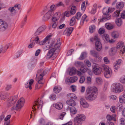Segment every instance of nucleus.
<instances>
[{
  "label": "nucleus",
  "mask_w": 125,
  "mask_h": 125,
  "mask_svg": "<svg viewBox=\"0 0 125 125\" xmlns=\"http://www.w3.org/2000/svg\"><path fill=\"white\" fill-rule=\"evenodd\" d=\"M58 44H54V42L53 47H52V49L49 50L47 53L46 56V58L47 59H48L51 58L54 54L55 50L59 48L60 47L58 46Z\"/></svg>",
  "instance_id": "nucleus-7"
},
{
  "label": "nucleus",
  "mask_w": 125,
  "mask_h": 125,
  "mask_svg": "<svg viewBox=\"0 0 125 125\" xmlns=\"http://www.w3.org/2000/svg\"><path fill=\"white\" fill-rule=\"evenodd\" d=\"M85 118V116L83 114H78L74 119V122L75 125H81L83 121H84Z\"/></svg>",
  "instance_id": "nucleus-4"
},
{
  "label": "nucleus",
  "mask_w": 125,
  "mask_h": 125,
  "mask_svg": "<svg viewBox=\"0 0 125 125\" xmlns=\"http://www.w3.org/2000/svg\"><path fill=\"white\" fill-rule=\"evenodd\" d=\"M66 102L69 105L67 107L66 110L67 111L70 110L71 114L75 115L76 114L77 110L74 106L76 105V103L73 100L71 99L67 101Z\"/></svg>",
  "instance_id": "nucleus-3"
},
{
  "label": "nucleus",
  "mask_w": 125,
  "mask_h": 125,
  "mask_svg": "<svg viewBox=\"0 0 125 125\" xmlns=\"http://www.w3.org/2000/svg\"><path fill=\"white\" fill-rule=\"evenodd\" d=\"M93 71L95 75H100L103 70L104 71V76L106 78H110L112 75V70L106 65L103 64L100 67L98 64L94 63L93 64Z\"/></svg>",
  "instance_id": "nucleus-1"
},
{
  "label": "nucleus",
  "mask_w": 125,
  "mask_h": 125,
  "mask_svg": "<svg viewBox=\"0 0 125 125\" xmlns=\"http://www.w3.org/2000/svg\"><path fill=\"white\" fill-rule=\"evenodd\" d=\"M116 23L118 26H120L122 24V21L121 19L119 18L116 20Z\"/></svg>",
  "instance_id": "nucleus-40"
},
{
  "label": "nucleus",
  "mask_w": 125,
  "mask_h": 125,
  "mask_svg": "<svg viewBox=\"0 0 125 125\" xmlns=\"http://www.w3.org/2000/svg\"><path fill=\"white\" fill-rule=\"evenodd\" d=\"M76 8L74 6H73L71 8L70 11L71 14L72 15L74 14L76 12Z\"/></svg>",
  "instance_id": "nucleus-32"
},
{
  "label": "nucleus",
  "mask_w": 125,
  "mask_h": 125,
  "mask_svg": "<svg viewBox=\"0 0 125 125\" xmlns=\"http://www.w3.org/2000/svg\"><path fill=\"white\" fill-rule=\"evenodd\" d=\"M117 48L120 49V53L123 54L125 52V46L124 42H119L117 44Z\"/></svg>",
  "instance_id": "nucleus-9"
},
{
  "label": "nucleus",
  "mask_w": 125,
  "mask_h": 125,
  "mask_svg": "<svg viewBox=\"0 0 125 125\" xmlns=\"http://www.w3.org/2000/svg\"><path fill=\"white\" fill-rule=\"evenodd\" d=\"M105 26L107 29L109 30L113 29L114 27L113 25L109 23H106L105 24Z\"/></svg>",
  "instance_id": "nucleus-22"
},
{
  "label": "nucleus",
  "mask_w": 125,
  "mask_h": 125,
  "mask_svg": "<svg viewBox=\"0 0 125 125\" xmlns=\"http://www.w3.org/2000/svg\"><path fill=\"white\" fill-rule=\"evenodd\" d=\"M85 80V77L84 76H82L80 78L79 81V82L81 83H83L84 81Z\"/></svg>",
  "instance_id": "nucleus-50"
},
{
  "label": "nucleus",
  "mask_w": 125,
  "mask_h": 125,
  "mask_svg": "<svg viewBox=\"0 0 125 125\" xmlns=\"http://www.w3.org/2000/svg\"><path fill=\"white\" fill-rule=\"evenodd\" d=\"M11 117V115H7L4 119V120L5 122L8 121H10V120H9V119Z\"/></svg>",
  "instance_id": "nucleus-55"
},
{
  "label": "nucleus",
  "mask_w": 125,
  "mask_h": 125,
  "mask_svg": "<svg viewBox=\"0 0 125 125\" xmlns=\"http://www.w3.org/2000/svg\"><path fill=\"white\" fill-rule=\"evenodd\" d=\"M90 41L93 42L95 41V48L96 50L98 51H100L101 50L102 48V44L99 41V39L97 35L95 36L94 38H91Z\"/></svg>",
  "instance_id": "nucleus-6"
},
{
  "label": "nucleus",
  "mask_w": 125,
  "mask_h": 125,
  "mask_svg": "<svg viewBox=\"0 0 125 125\" xmlns=\"http://www.w3.org/2000/svg\"><path fill=\"white\" fill-rule=\"evenodd\" d=\"M96 82L98 84H100L102 82V79L101 78H97L96 79Z\"/></svg>",
  "instance_id": "nucleus-58"
},
{
  "label": "nucleus",
  "mask_w": 125,
  "mask_h": 125,
  "mask_svg": "<svg viewBox=\"0 0 125 125\" xmlns=\"http://www.w3.org/2000/svg\"><path fill=\"white\" fill-rule=\"evenodd\" d=\"M53 106L56 109L60 110L63 107V105L61 103H57L53 104Z\"/></svg>",
  "instance_id": "nucleus-19"
},
{
  "label": "nucleus",
  "mask_w": 125,
  "mask_h": 125,
  "mask_svg": "<svg viewBox=\"0 0 125 125\" xmlns=\"http://www.w3.org/2000/svg\"><path fill=\"white\" fill-rule=\"evenodd\" d=\"M8 10L11 16L14 15L16 13L15 9L13 7H10L8 9Z\"/></svg>",
  "instance_id": "nucleus-17"
},
{
  "label": "nucleus",
  "mask_w": 125,
  "mask_h": 125,
  "mask_svg": "<svg viewBox=\"0 0 125 125\" xmlns=\"http://www.w3.org/2000/svg\"><path fill=\"white\" fill-rule=\"evenodd\" d=\"M48 43L46 45L44 48V50L46 51L48 50L50 48H52V47H53V44H54V42H52L50 44L48 41L47 42Z\"/></svg>",
  "instance_id": "nucleus-20"
},
{
  "label": "nucleus",
  "mask_w": 125,
  "mask_h": 125,
  "mask_svg": "<svg viewBox=\"0 0 125 125\" xmlns=\"http://www.w3.org/2000/svg\"><path fill=\"white\" fill-rule=\"evenodd\" d=\"M17 98V96H14L9 99L8 100L7 105L8 107H10L16 103Z\"/></svg>",
  "instance_id": "nucleus-10"
},
{
  "label": "nucleus",
  "mask_w": 125,
  "mask_h": 125,
  "mask_svg": "<svg viewBox=\"0 0 125 125\" xmlns=\"http://www.w3.org/2000/svg\"><path fill=\"white\" fill-rule=\"evenodd\" d=\"M76 72V70L74 68H71L69 72V74L70 75L72 76L75 74Z\"/></svg>",
  "instance_id": "nucleus-29"
},
{
  "label": "nucleus",
  "mask_w": 125,
  "mask_h": 125,
  "mask_svg": "<svg viewBox=\"0 0 125 125\" xmlns=\"http://www.w3.org/2000/svg\"><path fill=\"white\" fill-rule=\"evenodd\" d=\"M80 103L81 105L84 108H87L89 106L88 104L86 101L83 98L80 99Z\"/></svg>",
  "instance_id": "nucleus-15"
},
{
  "label": "nucleus",
  "mask_w": 125,
  "mask_h": 125,
  "mask_svg": "<svg viewBox=\"0 0 125 125\" xmlns=\"http://www.w3.org/2000/svg\"><path fill=\"white\" fill-rule=\"evenodd\" d=\"M115 116H111L109 115H108L106 117V118L108 121H110L112 120L115 121V117L116 116L115 115H114Z\"/></svg>",
  "instance_id": "nucleus-27"
},
{
  "label": "nucleus",
  "mask_w": 125,
  "mask_h": 125,
  "mask_svg": "<svg viewBox=\"0 0 125 125\" xmlns=\"http://www.w3.org/2000/svg\"><path fill=\"white\" fill-rule=\"evenodd\" d=\"M73 29L72 28H70L66 29L64 32V33L67 36H69L73 31Z\"/></svg>",
  "instance_id": "nucleus-18"
},
{
  "label": "nucleus",
  "mask_w": 125,
  "mask_h": 125,
  "mask_svg": "<svg viewBox=\"0 0 125 125\" xmlns=\"http://www.w3.org/2000/svg\"><path fill=\"white\" fill-rule=\"evenodd\" d=\"M112 36L114 38H117L119 36V34L118 32L117 31H114L112 33Z\"/></svg>",
  "instance_id": "nucleus-33"
},
{
  "label": "nucleus",
  "mask_w": 125,
  "mask_h": 125,
  "mask_svg": "<svg viewBox=\"0 0 125 125\" xmlns=\"http://www.w3.org/2000/svg\"><path fill=\"white\" fill-rule=\"evenodd\" d=\"M78 79V78L76 76L71 77L69 79L67 78L65 80V82L68 84L70 83H73L75 82Z\"/></svg>",
  "instance_id": "nucleus-12"
},
{
  "label": "nucleus",
  "mask_w": 125,
  "mask_h": 125,
  "mask_svg": "<svg viewBox=\"0 0 125 125\" xmlns=\"http://www.w3.org/2000/svg\"><path fill=\"white\" fill-rule=\"evenodd\" d=\"M5 92H0V100H3L7 97V96Z\"/></svg>",
  "instance_id": "nucleus-25"
},
{
  "label": "nucleus",
  "mask_w": 125,
  "mask_h": 125,
  "mask_svg": "<svg viewBox=\"0 0 125 125\" xmlns=\"http://www.w3.org/2000/svg\"><path fill=\"white\" fill-rule=\"evenodd\" d=\"M49 98L52 100H55L56 98V95L55 94L51 95L50 96Z\"/></svg>",
  "instance_id": "nucleus-54"
},
{
  "label": "nucleus",
  "mask_w": 125,
  "mask_h": 125,
  "mask_svg": "<svg viewBox=\"0 0 125 125\" xmlns=\"http://www.w3.org/2000/svg\"><path fill=\"white\" fill-rule=\"evenodd\" d=\"M91 54L93 56L96 58L99 57V55L98 52L92 50L90 51Z\"/></svg>",
  "instance_id": "nucleus-21"
},
{
  "label": "nucleus",
  "mask_w": 125,
  "mask_h": 125,
  "mask_svg": "<svg viewBox=\"0 0 125 125\" xmlns=\"http://www.w3.org/2000/svg\"><path fill=\"white\" fill-rule=\"evenodd\" d=\"M124 6L123 4L122 3L118 2L116 3V7L117 9L122 8Z\"/></svg>",
  "instance_id": "nucleus-37"
},
{
  "label": "nucleus",
  "mask_w": 125,
  "mask_h": 125,
  "mask_svg": "<svg viewBox=\"0 0 125 125\" xmlns=\"http://www.w3.org/2000/svg\"><path fill=\"white\" fill-rule=\"evenodd\" d=\"M82 15V14L80 12H78L76 14V16L75 17L78 20H79L80 19Z\"/></svg>",
  "instance_id": "nucleus-48"
},
{
  "label": "nucleus",
  "mask_w": 125,
  "mask_h": 125,
  "mask_svg": "<svg viewBox=\"0 0 125 125\" xmlns=\"http://www.w3.org/2000/svg\"><path fill=\"white\" fill-rule=\"evenodd\" d=\"M103 38L104 40L106 42H108L109 40V36L107 34H104L103 36Z\"/></svg>",
  "instance_id": "nucleus-38"
},
{
  "label": "nucleus",
  "mask_w": 125,
  "mask_h": 125,
  "mask_svg": "<svg viewBox=\"0 0 125 125\" xmlns=\"http://www.w3.org/2000/svg\"><path fill=\"white\" fill-rule=\"evenodd\" d=\"M75 17H73L71 19L70 23V26H73L75 23Z\"/></svg>",
  "instance_id": "nucleus-34"
},
{
  "label": "nucleus",
  "mask_w": 125,
  "mask_h": 125,
  "mask_svg": "<svg viewBox=\"0 0 125 125\" xmlns=\"http://www.w3.org/2000/svg\"><path fill=\"white\" fill-rule=\"evenodd\" d=\"M120 10H117L115 11L113 14V16L114 17H118L120 14Z\"/></svg>",
  "instance_id": "nucleus-36"
},
{
  "label": "nucleus",
  "mask_w": 125,
  "mask_h": 125,
  "mask_svg": "<svg viewBox=\"0 0 125 125\" xmlns=\"http://www.w3.org/2000/svg\"><path fill=\"white\" fill-rule=\"evenodd\" d=\"M21 6L20 4H15L14 6L13 7H14L15 9L16 8H17L18 10H19L21 9Z\"/></svg>",
  "instance_id": "nucleus-64"
},
{
  "label": "nucleus",
  "mask_w": 125,
  "mask_h": 125,
  "mask_svg": "<svg viewBox=\"0 0 125 125\" xmlns=\"http://www.w3.org/2000/svg\"><path fill=\"white\" fill-rule=\"evenodd\" d=\"M58 15L57 13H56L54 14L52 19V21H56L59 19V16H58Z\"/></svg>",
  "instance_id": "nucleus-24"
},
{
  "label": "nucleus",
  "mask_w": 125,
  "mask_h": 125,
  "mask_svg": "<svg viewBox=\"0 0 125 125\" xmlns=\"http://www.w3.org/2000/svg\"><path fill=\"white\" fill-rule=\"evenodd\" d=\"M24 102L25 100L23 98H21L19 99L15 105H14L11 108V110H17L18 109H21L23 106Z\"/></svg>",
  "instance_id": "nucleus-5"
},
{
  "label": "nucleus",
  "mask_w": 125,
  "mask_h": 125,
  "mask_svg": "<svg viewBox=\"0 0 125 125\" xmlns=\"http://www.w3.org/2000/svg\"><path fill=\"white\" fill-rule=\"evenodd\" d=\"M95 28V26L94 25H92L90 26L89 28L90 32V33H92L94 31Z\"/></svg>",
  "instance_id": "nucleus-44"
},
{
  "label": "nucleus",
  "mask_w": 125,
  "mask_h": 125,
  "mask_svg": "<svg viewBox=\"0 0 125 125\" xmlns=\"http://www.w3.org/2000/svg\"><path fill=\"white\" fill-rule=\"evenodd\" d=\"M8 27L7 23L0 19V30L3 31L7 29Z\"/></svg>",
  "instance_id": "nucleus-11"
},
{
  "label": "nucleus",
  "mask_w": 125,
  "mask_h": 125,
  "mask_svg": "<svg viewBox=\"0 0 125 125\" xmlns=\"http://www.w3.org/2000/svg\"><path fill=\"white\" fill-rule=\"evenodd\" d=\"M46 29L45 26H42L40 27L36 31L34 34L35 36L39 35Z\"/></svg>",
  "instance_id": "nucleus-14"
},
{
  "label": "nucleus",
  "mask_w": 125,
  "mask_h": 125,
  "mask_svg": "<svg viewBox=\"0 0 125 125\" xmlns=\"http://www.w3.org/2000/svg\"><path fill=\"white\" fill-rule=\"evenodd\" d=\"M32 40V38H31L30 40V44L28 46V48H31L33 47L35 43L34 42V40H33L32 41L31 40Z\"/></svg>",
  "instance_id": "nucleus-41"
},
{
  "label": "nucleus",
  "mask_w": 125,
  "mask_h": 125,
  "mask_svg": "<svg viewBox=\"0 0 125 125\" xmlns=\"http://www.w3.org/2000/svg\"><path fill=\"white\" fill-rule=\"evenodd\" d=\"M104 62L106 64H108L110 63V61L108 60L107 58L105 57L104 58Z\"/></svg>",
  "instance_id": "nucleus-61"
},
{
  "label": "nucleus",
  "mask_w": 125,
  "mask_h": 125,
  "mask_svg": "<svg viewBox=\"0 0 125 125\" xmlns=\"http://www.w3.org/2000/svg\"><path fill=\"white\" fill-rule=\"evenodd\" d=\"M44 71L42 69H41L38 70L37 73L36 74V78L38 77V74H44Z\"/></svg>",
  "instance_id": "nucleus-46"
},
{
  "label": "nucleus",
  "mask_w": 125,
  "mask_h": 125,
  "mask_svg": "<svg viewBox=\"0 0 125 125\" xmlns=\"http://www.w3.org/2000/svg\"><path fill=\"white\" fill-rule=\"evenodd\" d=\"M53 14V13L48 11L43 16V20L45 21H47L51 18Z\"/></svg>",
  "instance_id": "nucleus-13"
},
{
  "label": "nucleus",
  "mask_w": 125,
  "mask_h": 125,
  "mask_svg": "<svg viewBox=\"0 0 125 125\" xmlns=\"http://www.w3.org/2000/svg\"><path fill=\"white\" fill-rule=\"evenodd\" d=\"M61 124L62 125H72L73 123L72 121H70L64 124H63L62 123H61Z\"/></svg>",
  "instance_id": "nucleus-57"
},
{
  "label": "nucleus",
  "mask_w": 125,
  "mask_h": 125,
  "mask_svg": "<svg viewBox=\"0 0 125 125\" xmlns=\"http://www.w3.org/2000/svg\"><path fill=\"white\" fill-rule=\"evenodd\" d=\"M84 66L85 65H82L81 66L80 68V71L83 73L86 72L87 70V68L85 67Z\"/></svg>",
  "instance_id": "nucleus-35"
},
{
  "label": "nucleus",
  "mask_w": 125,
  "mask_h": 125,
  "mask_svg": "<svg viewBox=\"0 0 125 125\" xmlns=\"http://www.w3.org/2000/svg\"><path fill=\"white\" fill-rule=\"evenodd\" d=\"M113 91L116 93L120 92L123 91V89L122 85L119 83H117L112 86Z\"/></svg>",
  "instance_id": "nucleus-8"
},
{
  "label": "nucleus",
  "mask_w": 125,
  "mask_h": 125,
  "mask_svg": "<svg viewBox=\"0 0 125 125\" xmlns=\"http://www.w3.org/2000/svg\"><path fill=\"white\" fill-rule=\"evenodd\" d=\"M120 125H125V120L123 118H121L120 119Z\"/></svg>",
  "instance_id": "nucleus-53"
},
{
  "label": "nucleus",
  "mask_w": 125,
  "mask_h": 125,
  "mask_svg": "<svg viewBox=\"0 0 125 125\" xmlns=\"http://www.w3.org/2000/svg\"><path fill=\"white\" fill-rule=\"evenodd\" d=\"M66 114V113L65 112H63L62 113L60 116L59 118L61 120H62L63 117Z\"/></svg>",
  "instance_id": "nucleus-62"
},
{
  "label": "nucleus",
  "mask_w": 125,
  "mask_h": 125,
  "mask_svg": "<svg viewBox=\"0 0 125 125\" xmlns=\"http://www.w3.org/2000/svg\"><path fill=\"white\" fill-rule=\"evenodd\" d=\"M98 90L95 87L89 86L86 90L87 94L85 98L87 100L92 101L94 100L97 97Z\"/></svg>",
  "instance_id": "nucleus-2"
},
{
  "label": "nucleus",
  "mask_w": 125,
  "mask_h": 125,
  "mask_svg": "<svg viewBox=\"0 0 125 125\" xmlns=\"http://www.w3.org/2000/svg\"><path fill=\"white\" fill-rule=\"evenodd\" d=\"M50 35L46 37L43 41H42L39 42V44L40 45H43L44 44L48 42L49 40L50 39Z\"/></svg>",
  "instance_id": "nucleus-23"
},
{
  "label": "nucleus",
  "mask_w": 125,
  "mask_h": 125,
  "mask_svg": "<svg viewBox=\"0 0 125 125\" xmlns=\"http://www.w3.org/2000/svg\"><path fill=\"white\" fill-rule=\"evenodd\" d=\"M110 9V8H108L107 9L106 8H104L103 11V14L105 15L107 13H108Z\"/></svg>",
  "instance_id": "nucleus-47"
},
{
  "label": "nucleus",
  "mask_w": 125,
  "mask_h": 125,
  "mask_svg": "<svg viewBox=\"0 0 125 125\" xmlns=\"http://www.w3.org/2000/svg\"><path fill=\"white\" fill-rule=\"evenodd\" d=\"M35 102L36 103L34 104L33 105V107H34L35 106L37 105V107L38 108L40 106H41V108H42V104H43V101L41 100H40L39 102L38 101H35Z\"/></svg>",
  "instance_id": "nucleus-26"
},
{
  "label": "nucleus",
  "mask_w": 125,
  "mask_h": 125,
  "mask_svg": "<svg viewBox=\"0 0 125 125\" xmlns=\"http://www.w3.org/2000/svg\"><path fill=\"white\" fill-rule=\"evenodd\" d=\"M84 62L85 64L88 67H90L91 66V63L89 61L87 60H85L84 61Z\"/></svg>",
  "instance_id": "nucleus-56"
},
{
  "label": "nucleus",
  "mask_w": 125,
  "mask_h": 125,
  "mask_svg": "<svg viewBox=\"0 0 125 125\" xmlns=\"http://www.w3.org/2000/svg\"><path fill=\"white\" fill-rule=\"evenodd\" d=\"M104 28H100L98 31V32L99 34H102L104 33Z\"/></svg>",
  "instance_id": "nucleus-59"
},
{
  "label": "nucleus",
  "mask_w": 125,
  "mask_h": 125,
  "mask_svg": "<svg viewBox=\"0 0 125 125\" xmlns=\"http://www.w3.org/2000/svg\"><path fill=\"white\" fill-rule=\"evenodd\" d=\"M117 52V49L116 48H113L111 49L110 51V54L111 55H113Z\"/></svg>",
  "instance_id": "nucleus-28"
},
{
  "label": "nucleus",
  "mask_w": 125,
  "mask_h": 125,
  "mask_svg": "<svg viewBox=\"0 0 125 125\" xmlns=\"http://www.w3.org/2000/svg\"><path fill=\"white\" fill-rule=\"evenodd\" d=\"M33 82L34 80L33 79L31 80L29 83V85H28L27 86L26 85L25 86L26 88H27L29 87L30 89H32L31 85L33 83Z\"/></svg>",
  "instance_id": "nucleus-42"
},
{
  "label": "nucleus",
  "mask_w": 125,
  "mask_h": 125,
  "mask_svg": "<svg viewBox=\"0 0 125 125\" xmlns=\"http://www.w3.org/2000/svg\"><path fill=\"white\" fill-rule=\"evenodd\" d=\"M57 7H56V6H55V5L53 4L51 5L50 7V10L49 11H50L52 13H53V11Z\"/></svg>",
  "instance_id": "nucleus-43"
},
{
  "label": "nucleus",
  "mask_w": 125,
  "mask_h": 125,
  "mask_svg": "<svg viewBox=\"0 0 125 125\" xmlns=\"http://www.w3.org/2000/svg\"><path fill=\"white\" fill-rule=\"evenodd\" d=\"M116 63H114V71L115 72H117L119 68V65L116 64Z\"/></svg>",
  "instance_id": "nucleus-39"
},
{
  "label": "nucleus",
  "mask_w": 125,
  "mask_h": 125,
  "mask_svg": "<svg viewBox=\"0 0 125 125\" xmlns=\"http://www.w3.org/2000/svg\"><path fill=\"white\" fill-rule=\"evenodd\" d=\"M62 88L60 87H55L53 89V91L55 93H58L61 90Z\"/></svg>",
  "instance_id": "nucleus-30"
},
{
  "label": "nucleus",
  "mask_w": 125,
  "mask_h": 125,
  "mask_svg": "<svg viewBox=\"0 0 125 125\" xmlns=\"http://www.w3.org/2000/svg\"><path fill=\"white\" fill-rule=\"evenodd\" d=\"M11 88V85L10 84H8L6 86L5 89L6 91H8Z\"/></svg>",
  "instance_id": "nucleus-52"
},
{
  "label": "nucleus",
  "mask_w": 125,
  "mask_h": 125,
  "mask_svg": "<svg viewBox=\"0 0 125 125\" xmlns=\"http://www.w3.org/2000/svg\"><path fill=\"white\" fill-rule=\"evenodd\" d=\"M104 17L106 18L107 20L110 19L111 18L110 15L108 14V13L105 14Z\"/></svg>",
  "instance_id": "nucleus-63"
},
{
  "label": "nucleus",
  "mask_w": 125,
  "mask_h": 125,
  "mask_svg": "<svg viewBox=\"0 0 125 125\" xmlns=\"http://www.w3.org/2000/svg\"><path fill=\"white\" fill-rule=\"evenodd\" d=\"M87 16L85 14H84L83 16L82 19L80 22V24L81 25H83V24L84 21L87 17Z\"/></svg>",
  "instance_id": "nucleus-45"
},
{
  "label": "nucleus",
  "mask_w": 125,
  "mask_h": 125,
  "mask_svg": "<svg viewBox=\"0 0 125 125\" xmlns=\"http://www.w3.org/2000/svg\"><path fill=\"white\" fill-rule=\"evenodd\" d=\"M94 7L93 8L91 12V13L94 14L96 12V10L97 8L96 5V4H94Z\"/></svg>",
  "instance_id": "nucleus-49"
},
{
  "label": "nucleus",
  "mask_w": 125,
  "mask_h": 125,
  "mask_svg": "<svg viewBox=\"0 0 125 125\" xmlns=\"http://www.w3.org/2000/svg\"><path fill=\"white\" fill-rule=\"evenodd\" d=\"M87 56V53L85 52H83L82 53L79 59L80 60H83L85 59Z\"/></svg>",
  "instance_id": "nucleus-31"
},
{
  "label": "nucleus",
  "mask_w": 125,
  "mask_h": 125,
  "mask_svg": "<svg viewBox=\"0 0 125 125\" xmlns=\"http://www.w3.org/2000/svg\"><path fill=\"white\" fill-rule=\"evenodd\" d=\"M44 75V74H38V77L37 78L36 76V80L38 81V83L39 84H43V83H42V81L43 79V77Z\"/></svg>",
  "instance_id": "nucleus-16"
},
{
  "label": "nucleus",
  "mask_w": 125,
  "mask_h": 125,
  "mask_svg": "<svg viewBox=\"0 0 125 125\" xmlns=\"http://www.w3.org/2000/svg\"><path fill=\"white\" fill-rule=\"evenodd\" d=\"M121 18L123 19H125V10L123 11L120 15Z\"/></svg>",
  "instance_id": "nucleus-60"
},
{
  "label": "nucleus",
  "mask_w": 125,
  "mask_h": 125,
  "mask_svg": "<svg viewBox=\"0 0 125 125\" xmlns=\"http://www.w3.org/2000/svg\"><path fill=\"white\" fill-rule=\"evenodd\" d=\"M85 1H84L81 5V10L83 11H85L86 8V7L85 6Z\"/></svg>",
  "instance_id": "nucleus-51"
}]
</instances>
